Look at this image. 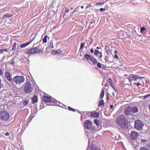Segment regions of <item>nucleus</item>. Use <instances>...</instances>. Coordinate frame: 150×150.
Masks as SVG:
<instances>
[{
    "label": "nucleus",
    "mask_w": 150,
    "mask_h": 150,
    "mask_svg": "<svg viewBox=\"0 0 150 150\" xmlns=\"http://www.w3.org/2000/svg\"><path fill=\"white\" fill-rule=\"evenodd\" d=\"M127 120L125 116L123 115H120L117 117L115 123L118 126L124 128L126 126Z\"/></svg>",
    "instance_id": "nucleus-1"
},
{
    "label": "nucleus",
    "mask_w": 150,
    "mask_h": 150,
    "mask_svg": "<svg viewBox=\"0 0 150 150\" xmlns=\"http://www.w3.org/2000/svg\"><path fill=\"white\" fill-rule=\"evenodd\" d=\"M43 100L46 103H53L52 105H57L59 104L60 105L59 102L51 96H44Z\"/></svg>",
    "instance_id": "nucleus-2"
},
{
    "label": "nucleus",
    "mask_w": 150,
    "mask_h": 150,
    "mask_svg": "<svg viewBox=\"0 0 150 150\" xmlns=\"http://www.w3.org/2000/svg\"><path fill=\"white\" fill-rule=\"evenodd\" d=\"M25 81V78L23 76H16L13 78L12 83L20 85Z\"/></svg>",
    "instance_id": "nucleus-3"
},
{
    "label": "nucleus",
    "mask_w": 150,
    "mask_h": 150,
    "mask_svg": "<svg viewBox=\"0 0 150 150\" xmlns=\"http://www.w3.org/2000/svg\"><path fill=\"white\" fill-rule=\"evenodd\" d=\"M10 115L8 112L6 110L0 111V119L4 121H8Z\"/></svg>",
    "instance_id": "nucleus-4"
},
{
    "label": "nucleus",
    "mask_w": 150,
    "mask_h": 150,
    "mask_svg": "<svg viewBox=\"0 0 150 150\" xmlns=\"http://www.w3.org/2000/svg\"><path fill=\"white\" fill-rule=\"evenodd\" d=\"M33 88L32 87L29 81H26L24 88V91L25 94L30 93L33 91Z\"/></svg>",
    "instance_id": "nucleus-5"
},
{
    "label": "nucleus",
    "mask_w": 150,
    "mask_h": 150,
    "mask_svg": "<svg viewBox=\"0 0 150 150\" xmlns=\"http://www.w3.org/2000/svg\"><path fill=\"white\" fill-rule=\"evenodd\" d=\"M143 78L138 75L132 74L130 75L127 79H128L129 82L131 83L133 81H139L138 80H140Z\"/></svg>",
    "instance_id": "nucleus-6"
},
{
    "label": "nucleus",
    "mask_w": 150,
    "mask_h": 150,
    "mask_svg": "<svg viewBox=\"0 0 150 150\" xmlns=\"http://www.w3.org/2000/svg\"><path fill=\"white\" fill-rule=\"evenodd\" d=\"M144 125L143 122L139 120H137L134 121L135 128L137 130H140L142 129V127Z\"/></svg>",
    "instance_id": "nucleus-7"
},
{
    "label": "nucleus",
    "mask_w": 150,
    "mask_h": 150,
    "mask_svg": "<svg viewBox=\"0 0 150 150\" xmlns=\"http://www.w3.org/2000/svg\"><path fill=\"white\" fill-rule=\"evenodd\" d=\"M40 51V49L39 48V46L27 50L26 51V53L29 54H36L39 53Z\"/></svg>",
    "instance_id": "nucleus-8"
},
{
    "label": "nucleus",
    "mask_w": 150,
    "mask_h": 150,
    "mask_svg": "<svg viewBox=\"0 0 150 150\" xmlns=\"http://www.w3.org/2000/svg\"><path fill=\"white\" fill-rule=\"evenodd\" d=\"M84 126L85 128L88 130H91V129L92 130L95 129V128L92 125V122L88 120H87L85 121Z\"/></svg>",
    "instance_id": "nucleus-9"
},
{
    "label": "nucleus",
    "mask_w": 150,
    "mask_h": 150,
    "mask_svg": "<svg viewBox=\"0 0 150 150\" xmlns=\"http://www.w3.org/2000/svg\"><path fill=\"white\" fill-rule=\"evenodd\" d=\"M4 75L7 79L9 82H12L13 81V79L12 78V76L9 71H6L4 73Z\"/></svg>",
    "instance_id": "nucleus-10"
},
{
    "label": "nucleus",
    "mask_w": 150,
    "mask_h": 150,
    "mask_svg": "<svg viewBox=\"0 0 150 150\" xmlns=\"http://www.w3.org/2000/svg\"><path fill=\"white\" fill-rule=\"evenodd\" d=\"M138 135L139 133L136 131H132L130 133V138L132 140H134L137 138Z\"/></svg>",
    "instance_id": "nucleus-11"
},
{
    "label": "nucleus",
    "mask_w": 150,
    "mask_h": 150,
    "mask_svg": "<svg viewBox=\"0 0 150 150\" xmlns=\"http://www.w3.org/2000/svg\"><path fill=\"white\" fill-rule=\"evenodd\" d=\"M91 115L93 117L98 118L99 116V113L97 112L93 111L90 113Z\"/></svg>",
    "instance_id": "nucleus-12"
},
{
    "label": "nucleus",
    "mask_w": 150,
    "mask_h": 150,
    "mask_svg": "<svg viewBox=\"0 0 150 150\" xmlns=\"http://www.w3.org/2000/svg\"><path fill=\"white\" fill-rule=\"evenodd\" d=\"M125 114L127 115H129L131 113V110L130 106H128L127 107L125 110Z\"/></svg>",
    "instance_id": "nucleus-13"
},
{
    "label": "nucleus",
    "mask_w": 150,
    "mask_h": 150,
    "mask_svg": "<svg viewBox=\"0 0 150 150\" xmlns=\"http://www.w3.org/2000/svg\"><path fill=\"white\" fill-rule=\"evenodd\" d=\"M84 57L88 62H89L90 61H91L93 58V57L90 55L88 54H85L84 56Z\"/></svg>",
    "instance_id": "nucleus-14"
},
{
    "label": "nucleus",
    "mask_w": 150,
    "mask_h": 150,
    "mask_svg": "<svg viewBox=\"0 0 150 150\" xmlns=\"http://www.w3.org/2000/svg\"><path fill=\"white\" fill-rule=\"evenodd\" d=\"M130 109L131 112L133 113H135L137 112L138 111V108L136 106L131 107Z\"/></svg>",
    "instance_id": "nucleus-15"
},
{
    "label": "nucleus",
    "mask_w": 150,
    "mask_h": 150,
    "mask_svg": "<svg viewBox=\"0 0 150 150\" xmlns=\"http://www.w3.org/2000/svg\"><path fill=\"white\" fill-rule=\"evenodd\" d=\"M35 38L31 40L29 42H27V43H24L21 44V48H23L26 47L28 45H29L30 43L32 41L35 39Z\"/></svg>",
    "instance_id": "nucleus-16"
},
{
    "label": "nucleus",
    "mask_w": 150,
    "mask_h": 150,
    "mask_svg": "<svg viewBox=\"0 0 150 150\" xmlns=\"http://www.w3.org/2000/svg\"><path fill=\"white\" fill-rule=\"evenodd\" d=\"M91 61L92 62L93 65H96L98 63L97 60L93 57Z\"/></svg>",
    "instance_id": "nucleus-17"
},
{
    "label": "nucleus",
    "mask_w": 150,
    "mask_h": 150,
    "mask_svg": "<svg viewBox=\"0 0 150 150\" xmlns=\"http://www.w3.org/2000/svg\"><path fill=\"white\" fill-rule=\"evenodd\" d=\"M32 103L33 104H34L36 103L38 101V98L35 95V96L32 99Z\"/></svg>",
    "instance_id": "nucleus-18"
},
{
    "label": "nucleus",
    "mask_w": 150,
    "mask_h": 150,
    "mask_svg": "<svg viewBox=\"0 0 150 150\" xmlns=\"http://www.w3.org/2000/svg\"><path fill=\"white\" fill-rule=\"evenodd\" d=\"M104 94V90L103 89V88H102V91H101L100 94V97L101 98H103Z\"/></svg>",
    "instance_id": "nucleus-19"
},
{
    "label": "nucleus",
    "mask_w": 150,
    "mask_h": 150,
    "mask_svg": "<svg viewBox=\"0 0 150 150\" xmlns=\"http://www.w3.org/2000/svg\"><path fill=\"white\" fill-rule=\"evenodd\" d=\"M13 16V15L10 14H6L5 15H4V16L3 17V18H4L6 17H7L8 18H9Z\"/></svg>",
    "instance_id": "nucleus-20"
},
{
    "label": "nucleus",
    "mask_w": 150,
    "mask_h": 150,
    "mask_svg": "<svg viewBox=\"0 0 150 150\" xmlns=\"http://www.w3.org/2000/svg\"><path fill=\"white\" fill-rule=\"evenodd\" d=\"M16 42H14V44L13 45V47L12 48L11 50V51H14L16 49Z\"/></svg>",
    "instance_id": "nucleus-21"
},
{
    "label": "nucleus",
    "mask_w": 150,
    "mask_h": 150,
    "mask_svg": "<svg viewBox=\"0 0 150 150\" xmlns=\"http://www.w3.org/2000/svg\"><path fill=\"white\" fill-rule=\"evenodd\" d=\"M108 81L110 84V85L113 88V84L112 82V79H109Z\"/></svg>",
    "instance_id": "nucleus-22"
},
{
    "label": "nucleus",
    "mask_w": 150,
    "mask_h": 150,
    "mask_svg": "<svg viewBox=\"0 0 150 150\" xmlns=\"http://www.w3.org/2000/svg\"><path fill=\"white\" fill-rule=\"evenodd\" d=\"M8 50L7 49H2L0 50V54H3L4 52H7Z\"/></svg>",
    "instance_id": "nucleus-23"
},
{
    "label": "nucleus",
    "mask_w": 150,
    "mask_h": 150,
    "mask_svg": "<svg viewBox=\"0 0 150 150\" xmlns=\"http://www.w3.org/2000/svg\"><path fill=\"white\" fill-rule=\"evenodd\" d=\"M94 122L96 124L97 126L99 125V121L98 120L95 119L94 120Z\"/></svg>",
    "instance_id": "nucleus-24"
},
{
    "label": "nucleus",
    "mask_w": 150,
    "mask_h": 150,
    "mask_svg": "<svg viewBox=\"0 0 150 150\" xmlns=\"http://www.w3.org/2000/svg\"><path fill=\"white\" fill-rule=\"evenodd\" d=\"M100 105H102L103 106H104V101L103 100H102L100 101V102L99 103L98 105V106H100Z\"/></svg>",
    "instance_id": "nucleus-25"
},
{
    "label": "nucleus",
    "mask_w": 150,
    "mask_h": 150,
    "mask_svg": "<svg viewBox=\"0 0 150 150\" xmlns=\"http://www.w3.org/2000/svg\"><path fill=\"white\" fill-rule=\"evenodd\" d=\"M47 36L46 35L45 36L44 38H43L42 41L43 42L46 43L47 42Z\"/></svg>",
    "instance_id": "nucleus-26"
},
{
    "label": "nucleus",
    "mask_w": 150,
    "mask_h": 150,
    "mask_svg": "<svg viewBox=\"0 0 150 150\" xmlns=\"http://www.w3.org/2000/svg\"><path fill=\"white\" fill-rule=\"evenodd\" d=\"M99 52V51L98 50H97L95 49V50H94V55H95L96 56H97L98 54V53L99 54V52Z\"/></svg>",
    "instance_id": "nucleus-27"
},
{
    "label": "nucleus",
    "mask_w": 150,
    "mask_h": 150,
    "mask_svg": "<svg viewBox=\"0 0 150 150\" xmlns=\"http://www.w3.org/2000/svg\"><path fill=\"white\" fill-rule=\"evenodd\" d=\"M79 8V6H78L77 7H76L75 9L74 10V11H73L72 13V14H73L75 13V12H77Z\"/></svg>",
    "instance_id": "nucleus-28"
},
{
    "label": "nucleus",
    "mask_w": 150,
    "mask_h": 150,
    "mask_svg": "<svg viewBox=\"0 0 150 150\" xmlns=\"http://www.w3.org/2000/svg\"><path fill=\"white\" fill-rule=\"evenodd\" d=\"M85 45V43L84 42H83L81 43V45L80 47V49H82L83 48L84 45Z\"/></svg>",
    "instance_id": "nucleus-29"
},
{
    "label": "nucleus",
    "mask_w": 150,
    "mask_h": 150,
    "mask_svg": "<svg viewBox=\"0 0 150 150\" xmlns=\"http://www.w3.org/2000/svg\"><path fill=\"white\" fill-rule=\"evenodd\" d=\"M9 64H12L14 65V59H13L11 61H10L8 62Z\"/></svg>",
    "instance_id": "nucleus-30"
},
{
    "label": "nucleus",
    "mask_w": 150,
    "mask_h": 150,
    "mask_svg": "<svg viewBox=\"0 0 150 150\" xmlns=\"http://www.w3.org/2000/svg\"><path fill=\"white\" fill-rule=\"evenodd\" d=\"M49 47L50 49H52L53 48L52 41H51L50 42L49 45Z\"/></svg>",
    "instance_id": "nucleus-31"
},
{
    "label": "nucleus",
    "mask_w": 150,
    "mask_h": 150,
    "mask_svg": "<svg viewBox=\"0 0 150 150\" xmlns=\"http://www.w3.org/2000/svg\"><path fill=\"white\" fill-rule=\"evenodd\" d=\"M28 103V102L26 100H24L23 102V104L24 105H26Z\"/></svg>",
    "instance_id": "nucleus-32"
},
{
    "label": "nucleus",
    "mask_w": 150,
    "mask_h": 150,
    "mask_svg": "<svg viewBox=\"0 0 150 150\" xmlns=\"http://www.w3.org/2000/svg\"><path fill=\"white\" fill-rule=\"evenodd\" d=\"M141 32H143L146 30V28L144 27H142L141 28Z\"/></svg>",
    "instance_id": "nucleus-33"
},
{
    "label": "nucleus",
    "mask_w": 150,
    "mask_h": 150,
    "mask_svg": "<svg viewBox=\"0 0 150 150\" xmlns=\"http://www.w3.org/2000/svg\"><path fill=\"white\" fill-rule=\"evenodd\" d=\"M104 4V3L103 1L99 2H97L96 4V5H103Z\"/></svg>",
    "instance_id": "nucleus-34"
},
{
    "label": "nucleus",
    "mask_w": 150,
    "mask_h": 150,
    "mask_svg": "<svg viewBox=\"0 0 150 150\" xmlns=\"http://www.w3.org/2000/svg\"><path fill=\"white\" fill-rule=\"evenodd\" d=\"M90 149L91 150H96L97 149H98V148L94 147L93 146H91Z\"/></svg>",
    "instance_id": "nucleus-35"
},
{
    "label": "nucleus",
    "mask_w": 150,
    "mask_h": 150,
    "mask_svg": "<svg viewBox=\"0 0 150 150\" xmlns=\"http://www.w3.org/2000/svg\"><path fill=\"white\" fill-rule=\"evenodd\" d=\"M68 109L69 110H70V111H72L74 112H75V109H74L70 107H69V106L68 107Z\"/></svg>",
    "instance_id": "nucleus-36"
},
{
    "label": "nucleus",
    "mask_w": 150,
    "mask_h": 150,
    "mask_svg": "<svg viewBox=\"0 0 150 150\" xmlns=\"http://www.w3.org/2000/svg\"><path fill=\"white\" fill-rule=\"evenodd\" d=\"M140 150H149V149L147 148L142 147L140 148Z\"/></svg>",
    "instance_id": "nucleus-37"
},
{
    "label": "nucleus",
    "mask_w": 150,
    "mask_h": 150,
    "mask_svg": "<svg viewBox=\"0 0 150 150\" xmlns=\"http://www.w3.org/2000/svg\"><path fill=\"white\" fill-rule=\"evenodd\" d=\"M97 67L100 68H101V64L99 63H97Z\"/></svg>",
    "instance_id": "nucleus-38"
},
{
    "label": "nucleus",
    "mask_w": 150,
    "mask_h": 150,
    "mask_svg": "<svg viewBox=\"0 0 150 150\" xmlns=\"http://www.w3.org/2000/svg\"><path fill=\"white\" fill-rule=\"evenodd\" d=\"M149 96H150V94L146 95L143 96L144 99H146Z\"/></svg>",
    "instance_id": "nucleus-39"
},
{
    "label": "nucleus",
    "mask_w": 150,
    "mask_h": 150,
    "mask_svg": "<svg viewBox=\"0 0 150 150\" xmlns=\"http://www.w3.org/2000/svg\"><path fill=\"white\" fill-rule=\"evenodd\" d=\"M64 8L65 9L64 10V12H65V13H67L69 11V9L66 8Z\"/></svg>",
    "instance_id": "nucleus-40"
},
{
    "label": "nucleus",
    "mask_w": 150,
    "mask_h": 150,
    "mask_svg": "<svg viewBox=\"0 0 150 150\" xmlns=\"http://www.w3.org/2000/svg\"><path fill=\"white\" fill-rule=\"evenodd\" d=\"M52 54H58V52L56 51L53 50L52 52Z\"/></svg>",
    "instance_id": "nucleus-41"
},
{
    "label": "nucleus",
    "mask_w": 150,
    "mask_h": 150,
    "mask_svg": "<svg viewBox=\"0 0 150 150\" xmlns=\"http://www.w3.org/2000/svg\"><path fill=\"white\" fill-rule=\"evenodd\" d=\"M147 140L145 139H142L141 142L143 143H146V142H147Z\"/></svg>",
    "instance_id": "nucleus-42"
},
{
    "label": "nucleus",
    "mask_w": 150,
    "mask_h": 150,
    "mask_svg": "<svg viewBox=\"0 0 150 150\" xmlns=\"http://www.w3.org/2000/svg\"><path fill=\"white\" fill-rule=\"evenodd\" d=\"M106 10L105 8H100V10L102 12L103 11H104Z\"/></svg>",
    "instance_id": "nucleus-43"
},
{
    "label": "nucleus",
    "mask_w": 150,
    "mask_h": 150,
    "mask_svg": "<svg viewBox=\"0 0 150 150\" xmlns=\"http://www.w3.org/2000/svg\"><path fill=\"white\" fill-rule=\"evenodd\" d=\"M2 87V84H1V79L0 78V90L1 89V88Z\"/></svg>",
    "instance_id": "nucleus-44"
},
{
    "label": "nucleus",
    "mask_w": 150,
    "mask_h": 150,
    "mask_svg": "<svg viewBox=\"0 0 150 150\" xmlns=\"http://www.w3.org/2000/svg\"><path fill=\"white\" fill-rule=\"evenodd\" d=\"M134 84H135L137 86H138L140 85V83L139 82L137 83H134Z\"/></svg>",
    "instance_id": "nucleus-45"
},
{
    "label": "nucleus",
    "mask_w": 150,
    "mask_h": 150,
    "mask_svg": "<svg viewBox=\"0 0 150 150\" xmlns=\"http://www.w3.org/2000/svg\"><path fill=\"white\" fill-rule=\"evenodd\" d=\"M94 50H93V48H92V49H91L90 50V52L92 53H93L94 52Z\"/></svg>",
    "instance_id": "nucleus-46"
},
{
    "label": "nucleus",
    "mask_w": 150,
    "mask_h": 150,
    "mask_svg": "<svg viewBox=\"0 0 150 150\" xmlns=\"http://www.w3.org/2000/svg\"><path fill=\"white\" fill-rule=\"evenodd\" d=\"M115 57L116 59H118L119 57L117 55V54H115L114 56Z\"/></svg>",
    "instance_id": "nucleus-47"
},
{
    "label": "nucleus",
    "mask_w": 150,
    "mask_h": 150,
    "mask_svg": "<svg viewBox=\"0 0 150 150\" xmlns=\"http://www.w3.org/2000/svg\"><path fill=\"white\" fill-rule=\"evenodd\" d=\"M99 54H100V58H101L102 57V53L101 52H99Z\"/></svg>",
    "instance_id": "nucleus-48"
},
{
    "label": "nucleus",
    "mask_w": 150,
    "mask_h": 150,
    "mask_svg": "<svg viewBox=\"0 0 150 150\" xmlns=\"http://www.w3.org/2000/svg\"><path fill=\"white\" fill-rule=\"evenodd\" d=\"M59 103H60V105H59V104H58V105H58V106H60V107H62V105L63 104H62V103H60V102H59Z\"/></svg>",
    "instance_id": "nucleus-49"
},
{
    "label": "nucleus",
    "mask_w": 150,
    "mask_h": 150,
    "mask_svg": "<svg viewBox=\"0 0 150 150\" xmlns=\"http://www.w3.org/2000/svg\"><path fill=\"white\" fill-rule=\"evenodd\" d=\"M9 133L8 132H6L5 134V135L6 136H8L9 135Z\"/></svg>",
    "instance_id": "nucleus-50"
},
{
    "label": "nucleus",
    "mask_w": 150,
    "mask_h": 150,
    "mask_svg": "<svg viewBox=\"0 0 150 150\" xmlns=\"http://www.w3.org/2000/svg\"><path fill=\"white\" fill-rule=\"evenodd\" d=\"M110 108H113V106L112 105H110Z\"/></svg>",
    "instance_id": "nucleus-51"
},
{
    "label": "nucleus",
    "mask_w": 150,
    "mask_h": 150,
    "mask_svg": "<svg viewBox=\"0 0 150 150\" xmlns=\"http://www.w3.org/2000/svg\"><path fill=\"white\" fill-rule=\"evenodd\" d=\"M96 48L97 49H101V48L100 47H96Z\"/></svg>",
    "instance_id": "nucleus-52"
},
{
    "label": "nucleus",
    "mask_w": 150,
    "mask_h": 150,
    "mask_svg": "<svg viewBox=\"0 0 150 150\" xmlns=\"http://www.w3.org/2000/svg\"><path fill=\"white\" fill-rule=\"evenodd\" d=\"M107 99H109V97H108V95H107Z\"/></svg>",
    "instance_id": "nucleus-53"
},
{
    "label": "nucleus",
    "mask_w": 150,
    "mask_h": 150,
    "mask_svg": "<svg viewBox=\"0 0 150 150\" xmlns=\"http://www.w3.org/2000/svg\"><path fill=\"white\" fill-rule=\"evenodd\" d=\"M81 8H83V6H81Z\"/></svg>",
    "instance_id": "nucleus-54"
},
{
    "label": "nucleus",
    "mask_w": 150,
    "mask_h": 150,
    "mask_svg": "<svg viewBox=\"0 0 150 150\" xmlns=\"http://www.w3.org/2000/svg\"><path fill=\"white\" fill-rule=\"evenodd\" d=\"M117 51H115V53H117Z\"/></svg>",
    "instance_id": "nucleus-55"
},
{
    "label": "nucleus",
    "mask_w": 150,
    "mask_h": 150,
    "mask_svg": "<svg viewBox=\"0 0 150 150\" xmlns=\"http://www.w3.org/2000/svg\"><path fill=\"white\" fill-rule=\"evenodd\" d=\"M27 60H28V61H27L28 63V64L29 63V61L28 60V59H27Z\"/></svg>",
    "instance_id": "nucleus-56"
},
{
    "label": "nucleus",
    "mask_w": 150,
    "mask_h": 150,
    "mask_svg": "<svg viewBox=\"0 0 150 150\" xmlns=\"http://www.w3.org/2000/svg\"><path fill=\"white\" fill-rule=\"evenodd\" d=\"M96 150H100V149L98 148V149H97Z\"/></svg>",
    "instance_id": "nucleus-57"
},
{
    "label": "nucleus",
    "mask_w": 150,
    "mask_h": 150,
    "mask_svg": "<svg viewBox=\"0 0 150 150\" xmlns=\"http://www.w3.org/2000/svg\"><path fill=\"white\" fill-rule=\"evenodd\" d=\"M124 76H127V75H126V74H125Z\"/></svg>",
    "instance_id": "nucleus-58"
},
{
    "label": "nucleus",
    "mask_w": 150,
    "mask_h": 150,
    "mask_svg": "<svg viewBox=\"0 0 150 150\" xmlns=\"http://www.w3.org/2000/svg\"><path fill=\"white\" fill-rule=\"evenodd\" d=\"M73 9V8H71V10H72Z\"/></svg>",
    "instance_id": "nucleus-59"
},
{
    "label": "nucleus",
    "mask_w": 150,
    "mask_h": 150,
    "mask_svg": "<svg viewBox=\"0 0 150 150\" xmlns=\"http://www.w3.org/2000/svg\"><path fill=\"white\" fill-rule=\"evenodd\" d=\"M102 84L103 85V83H102Z\"/></svg>",
    "instance_id": "nucleus-60"
},
{
    "label": "nucleus",
    "mask_w": 150,
    "mask_h": 150,
    "mask_svg": "<svg viewBox=\"0 0 150 150\" xmlns=\"http://www.w3.org/2000/svg\"><path fill=\"white\" fill-rule=\"evenodd\" d=\"M102 84L103 85V83H102Z\"/></svg>",
    "instance_id": "nucleus-61"
},
{
    "label": "nucleus",
    "mask_w": 150,
    "mask_h": 150,
    "mask_svg": "<svg viewBox=\"0 0 150 150\" xmlns=\"http://www.w3.org/2000/svg\"><path fill=\"white\" fill-rule=\"evenodd\" d=\"M107 86V85H105V86Z\"/></svg>",
    "instance_id": "nucleus-62"
},
{
    "label": "nucleus",
    "mask_w": 150,
    "mask_h": 150,
    "mask_svg": "<svg viewBox=\"0 0 150 150\" xmlns=\"http://www.w3.org/2000/svg\"><path fill=\"white\" fill-rule=\"evenodd\" d=\"M107 86V85H105V86Z\"/></svg>",
    "instance_id": "nucleus-63"
}]
</instances>
